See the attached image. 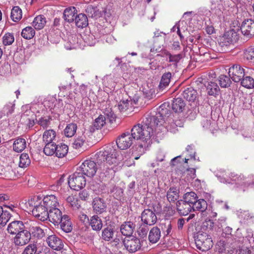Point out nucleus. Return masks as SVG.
Masks as SVG:
<instances>
[{"mask_svg": "<svg viewBox=\"0 0 254 254\" xmlns=\"http://www.w3.org/2000/svg\"><path fill=\"white\" fill-rule=\"evenodd\" d=\"M120 151H117L112 145H108L104 148L103 150L100 151L96 154L97 163L99 165H103L104 167L108 168L109 166L123 162L124 165L127 166H130L134 165V160L138 159L140 155L135 156L134 153L130 154V152H125L124 155L120 156Z\"/></svg>", "mask_w": 254, "mask_h": 254, "instance_id": "1", "label": "nucleus"}, {"mask_svg": "<svg viewBox=\"0 0 254 254\" xmlns=\"http://www.w3.org/2000/svg\"><path fill=\"white\" fill-rule=\"evenodd\" d=\"M130 134L134 139L140 140L143 142V144L140 143L138 145L140 149H142L145 146V143L152 135V129L150 127H147L143 123L138 124L133 126Z\"/></svg>", "mask_w": 254, "mask_h": 254, "instance_id": "2", "label": "nucleus"}, {"mask_svg": "<svg viewBox=\"0 0 254 254\" xmlns=\"http://www.w3.org/2000/svg\"><path fill=\"white\" fill-rule=\"evenodd\" d=\"M194 238L197 249L202 252L209 250L213 246L211 237L206 232L199 231L194 236Z\"/></svg>", "mask_w": 254, "mask_h": 254, "instance_id": "3", "label": "nucleus"}, {"mask_svg": "<svg viewBox=\"0 0 254 254\" xmlns=\"http://www.w3.org/2000/svg\"><path fill=\"white\" fill-rule=\"evenodd\" d=\"M68 184L71 189L79 190L85 186V178L80 172L77 171L69 177Z\"/></svg>", "mask_w": 254, "mask_h": 254, "instance_id": "4", "label": "nucleus"}, {"mask_svg": "<svg viewBox=\"0 0 254 254\" xmlns=\"http://www.w3.org/2000/svg\"><path fill=\"white\" fill-rule=\"evenodd\" d=\"M97 170L96 163L94 161L89 159L85 160L80 166L79 169L77 170L83 175L88 177H93L95 175Z\"/></svg>", "mask_w": 254, "mask_h": 254, "instance_id": "5", "label": "nucleus"}, {"mask_svg": "<svg viewBox=\"0 0 254 254\" xmlns=\"http://www.w3.org/2000/svg\"><path fill=\"white\" fill-rule=\"evenodd\" d=\"M164 114L163 109H162L158 114L155 116L148 115L144 120L143 123L144 125H146L147 127H151L153 131V128L162 125V116Z\"/></svg>", "mask_w": 254, "mask_h": 254, "instance_id": "6", "label": "nucleus"}, {"mask_svg": "<svg viewBox=\"0 0 254 254\" xmlns=\"http://www.w3.org/2000/svg\"><path fill=\"white\" fill-rule=\"evenodd\" d=\"M133 138L129 132L123 133L119 136L116 143L118 147L121 150H125L132 144Z\"/></svg>", "mask_w": 254, "mask_h": 254, "instance_id": "7", "label": "nucleus"}, {"mask_svg": "<svg viewBox=\"0 0 254 254\" xmlns=\"http://www.w3.org/2000/svg\"><path fill=\"white\" fill-rule=\"evenodd\" d=\"M238 39L237 34L233 30L225 32L219 39V45L223 47H228L234 44Z\"/></svg>", "mask_w": 254, "mask_h": 254, "instance_id": "8", "label": "nucleus"}, {"mask_svg": "<svg viewBox=\"0 0 254 254\" xmlns=\"http://www.w3.org/2000/svg\"><path fill=\"white\" fill-rule=\"evenodd\" d=\"M229 75L233 81L238 82L245 75V69L239 64H234L229 68Z\"/></svg>", "mask_w": 254, "mask_h": 254, "instance_id": "9", "label": "nucleus"}, {"mask_svg": "<svg viewBox=\"0 0 254 254\" xmlns=\"http://www.w3.org/2000/svg\"><path fill=\"white\" fill-rule=\"evenodd\" d=\"M31 238L30 231L24 229L15 235L13 239V242L15 246H22L28 243Z\"/></svg>", "mask_w": 254, "mask_h": 254, "instance_id": "10", "label": "nucleus"}, {"mask_svg": "<svg viewBox=\"0 0 254 254\" xmlns=\"http://www.w3.org/2000/svg\"><path fill=\"white\" fill-rule=\"evenodd\" d=\"M124 246L129 253H135L140 249L141 247L139 239L132 237L124 241Z\"/></svg>", "mask_w": 254, "mask_h": 254, "instance_id": "11", "label": "nucleus"}, {"mask_svg": "<svg viewBox=\"0 0 254 254\" xmlns=\"http://www.w3.org/2000/svg\"><path fill=\"white\" fill-rule=\"evenodd\" d=\"M157 220L156 214L150 209H145L141 213V220L146 225L151 226L155 224Z\"/></svg>", "mask_w": 254, "mask_h": 254, "instance_id": "12", "label": "nucleus"}, {"mask_svg": "<svg viewBox=\"0 0 254 254\" xmlns=\"http://www.w3.org/2000/svg\"><path fill=\"white\" fill-rule=\"evenodd\" d=\"M242 34L248 37L254 36V20L250 19L244 20L241 26Z\"/></svg>", "mask_w": 254, "mask_h": 254, "instance_id": "13", "label": "nucleus"}, {"mask_svg": "<svg viewBox=\"0 0 254 254\" xmlns=\"http://www.w3.org/2000/svg\"><path fill=\"white\" fill-rule=\"evenodd\" d=\"M64 216L61 210L58 207L55 208L49 209L48 211V217L50 222L55 225H59L61 222Z\"/></svg>", "mask_w": 254, "mask_h": 254, "instance_id": "14", "label": "nucleus"}, {"mask_svg": "<svg viewBox=\"0 0 254 254\" xmlns=\"http://www.w3.org/2000/svg\"><path fill=\"white\" fill-rule=\"evenodd\" d=\"M24 229L25 226L22 221L14 220L8 224L7 231L9 234L15 235Z\"/></svg>", "mask_w": 254, "mask_h": 254, "instance_id": "15", "label": "nucleus"}, {"mask_svg": "<svg viewBox=\"0 0 254 254\" xmlns=\"http://www.w3.org/2000/svg\"><path fill=\"white\" fill-rule=\"evenodd\" d=\"M32 214L35 217L43 221L47 220L48 217V210L43 203L34 208Z\"/></svg>", "mask_w": 254, "mask_h": 254, "instance_id": "16", "label": "nucleus"}, {"mask_svg": "<svg viewBox=\"0 0 254 254\" xmlns=\"http://www.w3.org/2000/svg\"><path fill=\"white\" fill-rule=\"evenodd\" d=\"M161 56L166 58L167 62L170 63L171 65H173L175 67L177 66V64L180 60L182 58L181 54L172 55L167 50H164L161 52Z\"/></svg>", "mask_w": 254, "mask_h": 254, "instance_id": "17", "label": "nucleus"}, {"mask_svg": "<svg viewBox=\"0 0 254 254\" xmlns=\"http://www.w3.org/2000/svg\"><path fill=\"white\" fill-rule=\"evenodd\" d=\"M46 241L48 246L53 250L60 251L63 248L64 245L62 240L55 235L49 236Z\"/></svg>", "mask_w": 254, "mask_h": 254, "instance_id": "18", "label": "nucleus"}, {"mask_svg": "<svg viewBox=\"0 0 254 254\" xmlns=\"http://www.w3.org/2000/svg\"><path fill=\"white\" fill-rule=\"evenodd\" d=\"M43 203L49 211V209L57 208L59 206L57 197L55 195H47L43 199Z\"/></svg>", "mask_w": 254, "mask_h": 254, "instance_id": "19", "label": "nucleus"}, {"mask_svg": "<svg viewBox=\"0 0 254 254\" xmlns=\"http://www.w3.org/2000/svg\"><path fill=\"white\" fill-rule=\"evenodd\" d=\"M177 210L181 215L186 216L188 215L192 209V206L184 202L182 199L178 200L176 203Z\"/></svg>", "mask_w": 254, "mask_h": 254, "instance_id": "20", "label": "nucleus"}, {"mask_svg": "<svg viewBox=\"0 0 254 254\" xmlns=\"http://www.w3.org/2000/svg\"><path fill=\"white\" fill-rule=\"evenodd\" d=\"M77 11L74 6H70L66 8L64 12V20L69 22H72L75 18Z\"/></svg>", "mask_w": 254, "mask_h": 254, "instance_id": "21", "label": "nucleus"}, {"mask_svg": "<svg viewBox=\"0 0 254 254\" xmlns=\"http://www.w3.org/2000/svg\"><path fill=\"white\" fill-rule=\"evenodd\" d=\"M183 97L189 102H194L197 98V92L192 87L185 89L183 93Z\"/></svg>", "mask_w": 254, "mask_h": 254, "instance_id": "22", "label": "nucleus"}, {"mask_svg": "<svg viewBox=\"0 0 254 254\" xmlns=\"http://www.w3.org/2000/svg\"><path fill=\"white\" fill-rule=\"evenodd\" d=\"M93 207L96 213L101 214L105 211L106 205L103 199L96 197L93 201Z\"/></svg>", "mask_w": 254, "mask_h": 254, "instance_id": "23", "label": "nucleus"}, {"mask_svg": "<svg viewBox=\"0 0 254 254\" xmlns=\"http://www.w3.org/2000/svg\"><path fill=\"white\" fill-rule=\"evenodd\" d=\"M134 228V225L133 223L128 221L124 222L121 226L120 230L123 235L130 236L133 232Z\"/></svg>", "mask_w": 254, "mask_h": 254, "instance_id": "24", "label": "nucleus"}, {"mask_svg": "<svg viewBox=\"0 0 254 254\" xmlns=\"http://www.w3.org/2000/svg\"><path fill=\"white\" fill-rule=\"evenodd\" d=\"M86 136L83 133L78 135L74 140L72 143V146L76 149L82 148L84 149L87 144L86 141Z\"/></svg>", "mask_w": 254, "mask_h": 254, "instance_id": "25", "label": "nucleus"}, {"mask_svg": "<svg viewBox=\"0 0 254 254\" xmlns=\"http://www.w3.org/2000/svg\"><path fill=\"white\" fill-rule=\"evenodd\" d=\"M160 237L161 232L160 229L157 227H154L149 232L148 239L150 243L155 244L159 240Z\"/></svg>", "mask_w": 254, "mask_h": 254, "instance_id": "26", "label": "nucleus"}, {"mask_svg": "<svg viewBox=\"0 0 254 254\" xmlns=\"http://www.w3.org/2000/svg\"><path fill=\"white\" fill-rule=\"evenodd\" d=\"M186 106V104L182 98L174 99L172 104V108L176 113L182 112Z\"/></svg>", "mask_w": 254, "mask_h": 254, "instance_id": "27", "label": "nucleus"}, {"mask_svg": "<svg viewBox=\"0 0 254 254\" xmlns=\"http://www.w3.org/2000/svg\"><path fill=\"white\" fill-rule=\"evenodd\" d=\"M61 229L65 232L68 233L72 230L71 222L68 216L64 215L61 222L59 223Z\"/></svg>", "mask_w": 254, "mask_h": 254, "instance_id": "28", "label": "nucleus"}, {"mask_svg": "<svg viewBox=\"0 0 254 254\" xmlns=\"http://www.w3.org/2000/svg\"><path fill=\"white\" fill-rule=\"evenodd\" d=\"M46 23V20L45 16L43 15H39L34 19L32 26L36 30H41L44 27Z\"/></svg>", "mask_w": 254, "mask_h": 254, "instance_id": "29", "label": "nucleus"}, {"mask_svg": "<svg viewBox=\"0 0 254 254\" xmlns=\"http://www.w3.org/2000/svg\"><path fill=\"white\" fill-rule=\"evenodd\" d=\"M75 23L78 28H83L86 27L88 24L87 17L85 14L79 13L76 15Z\"/></svg>", "mask_w": 254, "mask_h": 254, "instance_id": "30", "label": "nucleus"}, {"mask_svg": "<svg viewBox=\"0 0 254 254\" xmlns=\"http://www.w3.org/2000/svg\"><path fill=\"white\" fill-rule=\"evenodd\" d=\"M26 142L25 139L18 137L15 139L13 144V150L17 152H22L26 147Z\"/></svg>", "mask_w": 254, "mask_h": 254, "instance_id": "31", "label": "nucleus"}, {"mask_svg": "<svg viewBox=\"0 0 254 254\" xmlns=\"http://www.w3.org/2000/svg\"><path fill=\"white\" fill-rule=\"evenodd\" d=\"M56 151L55 154L59 158H63L64 157L67 153L68 147L64 143H61L56 145Z\"/></svg>", "mask_w": 254, "mask_h": 254, "instance_id": "32", "label": "nucleus"}, {"mask_svg": "<svg viewBox=\"0 0 254 254\" xmlns=\"http://www.w3.org/2000/svg\"><path fill=\"white\" fill-rule=\"evenodd\" d=\"M207 207V203L204 199H196L192 206V209L193 211L198 210L201 212L205 211Z\"/></svg>", "mask_w": 254, "mask_h": 254, "instance_id": "33", "label": "nucleus"}, {"mask_svg": "<svg viewBox=\"0 0 254 254\" xmlns=\"http://www.w3.org/2000/svg\"><path fill=\"white\" fill-rule=\"evenodd\" d=\"M179 197V190L175 188H171L167 193V198L170 202H175Z\"/></svg>", "mask_w": 254, "mask_h": 254, "instance_id": "34", "label": "nucleus"}, {"mask_svg": "<svg viewBox=\"0 0 254 254\" xmlns=\"http://www.w3.org/2000/svg\"><path fill=\"white\" fill-rule=\"evenodd\" d=\"M90 225L92 229L95 231L100 230L103 226L102 220L97 215H94L91 217Z\"/></svg>", "mask_w": 254, "mask_h": 254, "instance_id": "35", "label": "nucleus"}, {"mask_svg": "<svg viewBox=\"0 0 254 254\" xmlns=\"http://www.w3.org/2000/svg\"><path fill=\"white\" fill-rule=\"evenodd\" d=\"M242 86L247 89L254 88V79L250 75H245L241 80Z\"/></svg>", "mask_w": 254, "mask_h": 254, "instance_id": "36", "label": "nucleus"}, {"mask_svg": "<svg viewBox=\"0 0 254 254\" xmlns=\"http://www.w3.org/2000/svg\"><path fill=\"white\" fill-rule=\"evenodd\" d=\"M11 214L7 210H3L2 206H0V225L4 226L9 221Z\"/></svg>", "mask_w": 254, "mask_h": 254, "instance_id": "37", "label": "nucleus"}, {"mask_svg": "<svg viewBox=\"0 0 254 254\" xmlns=\"http://www.w3.org/2000/svg\"><path fill=\"white\" fill-rule=\"evenodd\" d=\"M197 198V195L194 192L190 191L186 193L182 200L192 206Z\"/></svg>", "mask_w": 254, "mask_h": 254, "instance_id": "38", "label": "nucleus"}, {"mask_svg": "<svg viewBox=\"0 0 254 254\" xmlns=\"http://www.w3.org/2000/svg\"><path fill=\"white\" fill-rule=\"evenodd\" d=\"M35 35V30L31 26H27L22 29L21 35L26 40L32 39Z\"/></svg>", "mask_w": 254, "mask_h": 254, "instance_id": "39", "label": "nucleus"}, {"mask_svg": "<svg viewBox=\"0 0 254 254\" xmlns=\"http://www.w3.org/2000/svg\"><path fill=\"white\" fill-rule=\"evenodd\" d=\"M115 242V245H112V251L115 254H125L124 242L120 241L119 239H116Z\"/></svg>", "mask_w": 254, "mask_h": 254, "instance_id": "40", "label": "nucleus"}, {"mask_svg": "<svg viewBox=\"0 0 254 254\" xmlns=\"http://www.w3.org/2000/svg\"><path fill=\"white\" fill-rule=\"evenodd\" d=\"M22 12L19 6H14L11 9L10 17L14 22L19 21L22 18Z\"/></svg>", "mask_w": 254, "mask_h": 254, "instance_id": "41", "label": "nucleus"}, {"mask_svg": "<svg viewBox=\"0 0 254 254\" xmlns=\"http://www.w3.org/2000/svg\"><path fill=\"white\" fill-rule=\"evenodd\" d=\"M31 235L38 239L42 238L45 236L44 230L39 226H33L30 227L29 231Z\"/></svg>", "mask_w": 254, "mask_h": 254, "instance_id": "42", "label": "nucleus"}, {"mask_svg": "<svg viewBox=\"0 0 254 254\" xmlns=\"http://www.w3.org/2000/svg\"><path fill=\"white\" fill-rule=\"evenodd\" d=\"M206 86L209 95H216L218 94L220 89L216 83L211 81L209 82Z\"/></svg>", "mask_w": 254, "mask_h": 254, "instance_id": "43", "label": "nucleus"}, {"mask_svg": "<svg viewBox=\"0 0 254 254\" xmlns=\"http://www.w3.org/2000/svg\"><path fill=\"white\" fill-rule=\"evenodd\" d=\"M114 234V231L113 229L110 227H107L103 230L101 238L105 241H109L113 239Z\"/></svg>", "mask_w": 254, "mask_h": 254, "instance_id": "44", "label": "nucleus"}, {"mask_svg": "<svg viewBox=\"0 0 254 254\" xmlns=\"http://www.w3.org/2000/svg\"><path fill=\"white\" fill-rule=\"evenodd\" d=\"M56 135V131L53 129L46 130L43 135V141L45 142H52Z\"/></svg>", "mask_w": 254, "mask_h": 254, "instance_id": "45", "label": "nucleus"}, {"mask_svg": "<svg viewBox=\"0 0 254 254\" xmlns=\"http://www.w3.org/2000/svg\"><path fill=\"white\" fill-rule=\"evenodd\" d=\"M31 163L29 155L27 153H22L19 157V166L21 168H26Z\"/></svg>", "mask_w": 254, "mask_h": 254, "instance_id": "46", "label": "nucleus"}, {"mask_svg": "<svg viewBox=\"0 0 254 254\" xmlns=\"http://www.w3.org/2000/svg\"><path fill=\"white\" fill-rule=\"evenodd\" d=\"M77 126L75 124H69L66 126L64 130V134L66 137H71L74 135Z\"/></svg>", "mask_w": 254, "mask_h": 254, "instance_id": "47", "label": "nucleus"}, {"mask_svg": "<svg viewBox=\"0 0 254 254\" xmlns=\"http://www.w3.org/2000/svg\"><path fill=\"white\" fill-rule=\"evenodd\" d=\"M56 144L53 142H47L44 148V153L48 156L55 154L56 151Z\"/></svg>", "mask_w": 254, "mask_h": 254, "instance_id": "48", "label": "nucleus"}, {"mask_svg": "<svg viewBox=\"0 0 254 254\" xmlns=\"http://www.w3.org/2000/svg\"><path fill=\"white\" fill-rule=\"evenodd\" d=\"M171 76L172 74L170 72L164 73L162 76L159 87L161 88H163L167 86L170 82Z\"/></svg>", "mask_w": 254, "mask_h": 254, "instance_id": "49", "label": "nucleus"}, {"mask_svg": "<svg viewBox=\"0 0 254 254\" xmlns=\"http://www.w3.org/2000/svg\"><path fill=\"white\" fill-rule=\"evenodd\" d=\"M66 201L73 209H77L80 206L78 199L73 195L68 196L66 198Z\"/></svg>", "mask_w": 254, "mask_h": 254, "instance_id": "50", "label": "nucleus"}, {"mask_svg": "<svg viewBox=\"0 0 254 254\" xmlns=\"http://www.w3.org/2000/svg\"><path fill=\"white\" fill-rule=\"evenodd\" d=\"M219 81L220 86L222 88L229 87L232 83L230 77L225 75H221L219 77Z\"/></svg>", "mask_w": 254, "mask_h": 254, "instance_id": "51", "label": "nucleus"}, {"mask_svg": "<svg viewBox=\"0 0 254 254\" xmlns=\"http://www.w3.org/2000/svg\"><path fill=\"white\" fill-rule=\"evenodd\" d=\"M244 57L248 61L254 62V47H249L244 51Z\"/></svg>", "mask_w": 254, "mask_h": 254, "instance_id": "52", "label": "nucleus"}, {"mask_svg": "<svg viewBox=\"0 0 254 254\" xmlns=\"http://www.w3.org/2000/svg\"><path fill=\"white\" fill-rule=\"evenodd\" d=\"M106 123V117L103 115H100L96 118L93 123L94 127L96 129L101 128Z\"/></svg>", "mask_w": 254, "mask_h": 254, "instance_id": "53", "label": "nucleus"}, {"mask_svg": "<svg viewBox=\"0 0 254 254\" xmlns=\"http://www.w3.org/2000/svg\"><path fill=\"white\" fill-rule=\"evenodd\" d=\"M3 44L4 46H8L11 45L14 41V37L12 34L10 33H7L3 37Z\"/></svg>", "mask_w": 254, "mask_h": 254, "instance_id": "54", "label": "nucleus"}, {"mask_svg": "<svg viewBox=\"0 0 254 254\" xmlns=\"http://www.w3.org/2000/svg\"><path fill=\"white\" fill-rule=\"evenodd\" d=\"M163 232L166 236H172L173 231V225L171 221H168L164 224Z\"/></svg>", "mask_w": 254, "mask_h": 254, "instance_id": "55", "label": "nucleus"}, {"mask_svg": "<svg viewBox=\"0 0 254 254\" xmlns=\"http://www.w3.org/2000/svg\"><path fill=\"white\" fill-rule=\"evenodd\" d=\"M51 120L50 117H41L37 121V123L43 128H46L49 126Z\"/></svg>", "mask_w": 254, "mask_h": 254, "instance_id": "56", "label": "nucleus"}, {"mask_svg": "<svg viewBox=\"0 0 254 254\" xmlns=\"http://www.w3.org/2000/svg\"><path fill=\"white\" fill-rule=\"evenodd\" d=\"M2 110L3 114H6V116H8L13 112L14 110V104L12 103H8L4 105Z\"/></svg>", "mask_w": 254, "mask_h": 254, "instance_id": "57", "label": "nucleus"}, {"mask_svg": "<svg viewBox=\"0 0 254 254\" xmlns=\"http://www.w3.org/2000/svg\"><path fill=\"white\" fill-rule=\"evenodd\" d=\"M129 101L127 100L126 101H121L118 105V108L121 112H126L129 107Z\"/></svg>", "mask_w": 254, "mask_h": 254, "instance_id": "58", "label": "nucleus"}, {"mask_svg": "<svg viewBox=\"0 0 254 254\" xmlns=\"http://www.w3.org/2000/svg\"><path fill=\"white\" fill-rule=\"evenodd\" d=\"M148 230V226L143 223V224L141 225L138 228L137 233L140 237H144L146 236Z\"/></svg>", "mask_w": 254, "mask_h": 254, "instance_id": "59", "label": "nucleus"}, {"mask_svg": "<svg viewBox=\"0 0 254 254\" xmlns=\"http://www.w3.org/2000/svg\"><path fill=\"white\" fill-rule=\"evenodd\" d=\"M202 125L203 127L205 129H213V126L215 124V122L214 121H212L211 120L204 119L202 121Z\"/></svg>", "mask_w": 254, "mask_h": 254, "instance_id": "60", "label": "nucleus"}, {"mask_svg": "<svg viewBox=\"0 0 254 254\" xmlns=\"http://www.w3.org/2000/svg\"><path fill=\"white\" fill-rule=\"evenodd\" d=\"M36 252V246L34 244H30L25 248L23 254H35Z\"/></svg>", "mask_w": 254, "mask_h": 254, "instance_id": "61", "label": "nucleus"}, {"mask_svg": "<svg viewBox=\"0 0 254 254\" xmlns=\"http://www.w3.org/2000/svg\"><path fill=\"white\" fill-rule=\"evenodd\" d=\"M104 114L110 122L113 123L114 121H115L116 116L111 109H107L105 111Z\"/></svg>", "mask_w": 254, "mask_h": 254, "instance_id": "62", "label": "nucleus"}, {"mask_svg": "<svg viewBox=\"0 0 254 254\" xmlns=\"http://www.w3.org/2000/svg\"><path fill=\"white\" fill-rule=\"evenodd\" d=\"M38 200V196H34L33 197L30 198L26 202L25 204L27 208L30 210H31V208H33V206H35V203L36 200Z\"/></svg>", "mask_w": 254, "mask_h": 254, "instance_id": "63", "label": "nucleus"}, {"mask_svg": "<svg viewBox=\"0 0 254 254\" xmlns=\"http://www.w3.org/2000/svg\"><path fill=\"white\" fill-rule=\"evenodd\" d=\"M236 254H251V251L247 247L242 246L236 250Z\"/></svg>", "mask_w": 254, "mask_h": 254, "instance_id": "64", "label": "nucleus"}]
</instances>
